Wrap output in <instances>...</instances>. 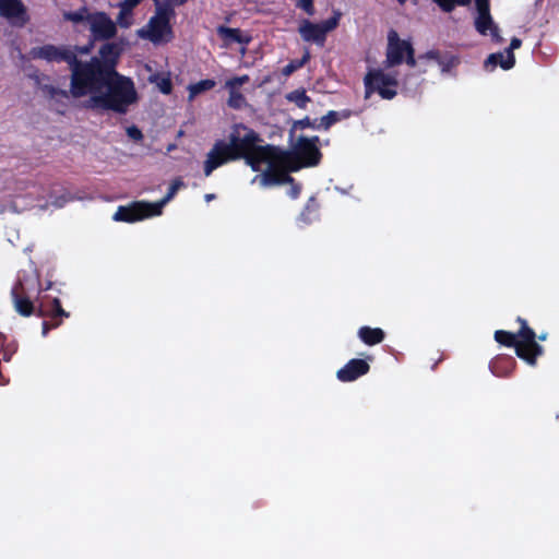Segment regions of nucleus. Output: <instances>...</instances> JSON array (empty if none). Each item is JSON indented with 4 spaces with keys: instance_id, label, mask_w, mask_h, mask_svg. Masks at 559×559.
<instances>
[{
    "instance_id": "f257e3e1",
    "label": "nucleus",
    "mask_w": 559,
    "mask_h": 559,
    "mask_svg": "<svg viewBox=\"0 0 559 559\" xmlns=\"http://www.w3.org/2000/svg\"><path fill=\"white\" fill-rule=\"evenodd\" d=\"M40 280L35 272L22 271L12 287L11 296L15 310L23 317L36 313L44 318L41 334L47 336L49 331L59 328L64 318H69L59 298L41 296Z\"/></svg>"
},
{
    "instance_id": "f03ea898",
    "label": "nucleus",
    "mask_w": 559,
    "mask_h": 559,
    "mask_svg": "<svg viewBox=\"0 0 559 559\" xmlns=\"http://www.w3.org/2000/svg\"><path fill=\"white\" fill-rule=\"evenodd\" d=\"M70 71L69 92L52 85H46L44 87V91L50 98L56 100H59V98L68 99L70 95L74 98H81L87 95L92 97L105 90L111 76V74L99 66L96 57H92L88 61H82L76 58Z\"/></svg>"
},
{
    "instance_id": "7ed1b4c3",
    "label": "nucleus",
    "mask_w": 559,
    "mask_h": 559,
    "mask_svg": "<svg viewBox=\"0 0 559 559\" xmlns=\"http://www.w3.org/2000/svg\"><path fill=\"white\" fill-rule=\"evenodd\" d=\"M260 142H262V139L254 130L243 124L236 126L228 135V142L217 140L206 154L203 163L204 176L210 177L218 167L229 162L242 159Z\"/></svg>"
},
{
    "instance_id": "20e7f679",
    "label": "nucleus",
    "mask_w": 559,
    "mask_h": 559,
    "mask_svg": "<svg viewBox=\"0 0 559 559\" xmlns=\"http://www.w3.org/2000/svg\"><path fill=\"white\" fill-rule=\"evenodd\" d=\"M138 100L133 81L120 73L111 75L105 90L91 97L93 106L118 114H126Z\"/></svg>"
},
{
    "instance_id": "39448f33",
    "label": "nucleus",
    "mask_w": 559,
    "mask_h": 559,
    "mask_svg": "<svg viewBox=\"0 0 559 559\" xmlns=\"http://www.w3.org/2000/svg\"><path fill=\"white\" fill-rule=\"evenodd\" d=\"M175 15L171 7H158L156 14L148 21L147 31H140V36L150 39L153 44L170 41L174 37L170 19Z\"/></svg>"
},
{
    "instance_id": "423d86ee",
    "label": "nucleus",
    "mask_w": 559,
    "mask_h": 559,
    "mask_svg": "<svg viewBox=\"0 0 559 559\" xmlns=\"http://www.w3.org/2000/svg\"><path fill=\"white\" fill-rule=\"evenodd\" d=\"M365 97L368 98L372 93H378L383 99H393L397 95L399 82L395 75L385 73L381 69L368 71L364 79Z\"/></svg>"
},
{
    "instance_id": "0eeeda50",
    "label": "nucleus",
    "mask_w": 559,
    "mask_h": 559,
    "mask_svg": "<svg viewBox=\"0 0 559 559\" xmlns=\"http://www.w3.org/2000/svg\"><path fill=\"white\" fill-rule=\"evenodd\" d=\"M342 13L333 11V15L321 23H313L309 20H302L298 27V33L304 41L314 43L323 47L326 40V34L334 31L341 20Z\"/></svg>"
},
{
    "instance_id": "6e6552de",
    "label": "nucleus",
    "mask_w": 559,
    "mask_h": 559,
    "mask_svg": "<svg viewBox=\"0 0 559 559\" xmlns=\"http://www.w3.org/2000/svg\"><path fill=\"white\" fill-rule=\"evenodd\" d=\"M385 57V63L388 67L400 66L404 61L411 68L416 66L415 50L412 44L407 40L401 39L395 29H390L388 33Z\"/></svg>"
},
{
    "instance_id": "1a4fd4ad",
    "label": "nucleus",
    "mask_w": 559,
    "mask_h": 559,
    "mask_svg": "<svg viewBox=\"0 0 559 559\" xmlns=\"http://www.w3.org/2000/svg\"><path fill=\"white\" fill-rule=\"evenodd\" d=\"M516 322L520 324L518 335L522 338V344L516 348V356L534 367L537 365V358L544 355V347L536 342V333L525 319L518 317Z\"/></svg>"
},
{
    "instance_id": "9d476101",
    "label": "nucleus",
    "mask_w": 559,
    "mask_h": 559,
    "mask_svg": "<svg viewBox=\"0 0 559 559\" xmlns=\"http://www.w3.org/2000/svg\"><path fill=\"white\" fill-rule=\"evenodd\" d=\"M32 59H40L47 62L68 63L69 68L76 61V50L70 46H56L52 44H46L39 47H33L29 50Z\"/></svg>"
},
{
    "instance_id": "9b49d317",
    "label": "nucleus",
    "mask_w": 559,
    "mask_h": 559,
    "mask_svg": "<svg viewBox=\"0 0 559 559\" xmlns=\"http://www.w3.org/2000/svg\"><path fill=\"white\" fill-rule=\"evenodd\" d=\"M158 215L159 211H155L153 203L145 201H133L128 205H120L114 214L112 218L116 222L134 223Z\"/></svg>"
},
{
    "instance_id": "f8f14e48",
    "label": "nucleus",
    "mask_w": 559,
    "mask_h": 559,
    "mask_svg": "<svg viewBox=\"0 0 559 559\" xmlns=\"http://www.w3.org/2000/svg\"><path fill=\"white\" fill-rule=\"evenodd\" d=\"M319 143L320 139L317 135L311 138L300 135L297 139L293 150L299 159L304 162V165H307V167H314L320 164L322 158Z\"/></svg>"
},
{
    "instance_id": "ddd939ff",
    "label": "nucleus",
    "mask_w": 559,
    "mask_h": 559,
    "mask_svg": "<svg viewBox=\"0 0 559 559\" xmlns=\"http://www.w3.org/2000/svg\"><path fill=\"white\" fill-rule=\"evenodd\" d=\"M90 31L95 40H108L116 36V23L105 12L92 13Z\"/></svg>"
},
{
    "instance_id": "4468645a",
    "label": "nucleus",
    "mask_w": 559,
    "mask_h": 559,
    "mask_svg": "<svg viewBox=\"0 0 559 559\" xmlns=\"http://www.w3.org/2000/svg\"><path fill=\"white\" fill-rule=\"evenodd\" d=\"M0 15L17 26H24L29 21L21 0H0Z\"/></svg>"
},
{
    "instance_id": "2eb2a0df",
    "label": "nucleus",
    "mask_w": 559,
    "mask_h": 559,
    "mask_svg": "<svg viewBox=\"0 0 559 559\" xmlns=\"http://www.w3.org/2000/svg\"><path fill=\"white\" fill-rule=\"evenodd\" d=\"M122 52V48L117 43H105L98 50V56H95L99 66L105 69L109 74L116 75L117 66Z\"/></svg>"
},
{
    "instance_id": "dca6fc26",
    "label": "nucleus",
    "mask_w": 559,
    "mask_h": 559,
    "mask_svg": "<svg viewBox=\"0 0 559 559\" xmlns=\"http://www.w3.org/2000/svg\"><path fill=\"white\" fill-rule=\"evenodd\" d=\"M370 370V365L359 358L350 359L344 367L337 370L336 377L341 382H353L358 378L367 374Z\"/></svg>"
},
{
    "instance_id": "f3484780",
    "label": "nucleus",
    "mask_w": 559,
    "mask_h": 559,
    "mask_svg": "<svg viewBox=\"0 0 559 559\" xmlns=\"http://www.w3.org/2000/svg\"><path fill=\"white\" fill-rule=\"evenodd\" d=\"M261 182L263 186L285 185L294 182V178L280 166L278 162L272 159L267 168L261 175Z\"/></svg>"
},
{
    "instance_id": "a211bd4d",
    "label": "nucleus",
    "mask_w": 559,
    "mask_h": 559,
    "mask_svg": "<svg viewBox=\"0 0 559 559\" xmlns=\"http://www.w3.org/2000/svg\"><path fill=\"white\" fill-rule=\"evenodd\" d=\"M276 147L272 145H258L249 154L242 157L246 164L251 167L253 171H259L263 163H270L274 159Z\"/></svg>"
},
{
    "instance_id": "6ab92c4d",
    "label": "nucleus",
    "mask_w": 559,
    "mask_h": 559,
    "mask_svg": "<svg viewBox=\"0 0 559 559\" xmlns=\"http://www.w3.org/2000/svg\"><path fill=\"white\" fill-rule=\"evenodd\" d=\"M218 37L223 40L224 47H229L233 43L241 44L247 46L250 44L252 37L249 34H245L240 28H231L225 25H218L216 27Z\"/></svg>"
},
{
    "instance_id": "aec40b11",
    "label": "nucleus",
    "mask_w": 559,
    "mask_h": 559,
    "mask_svg": "<svg viewBox=\"0 0 559 559\" xmlns=\"http://www.w3.org/2000/svg\"><path fill=\"white\" fill-rule=\"evenodd\" d=\"M274 159L275 162H278L280 166H282L287 174L296 173L301 168H307V165H304V162L299 159L293 148L290 151H280L276 148Z\"/></svg>"
},
{
    "instance_id": "412c9836",
    "label": "nucleus",
    "mask_w": 559,
    "mask_h": 559,
    "mask_svg": "<svg viewBox=\"0 0 559 559\" xmlns=\"http://www.w3.org/2000/svg\"><path fill=\"white\" fill-rule=\"evenodd\" d=\"M516 367V361L511 356H497L493 358L490 364L489 368L490 371L496 376L500 378H507L512 374Z\"/></svg>"
},
{
    "instance_id": "4be33fe9",
    "label": "nucleus",
    "mask_w": 559,
    "mask_h": 559,
    "mask_svg": "<svg viewBox=\"0 0 559 559\" xmlns=\"http://www.w3.org/2000/svg\"><path fill=\"white\" fill-rule=\"evenodd\" d=\"M500 66L503 70H510L515 64V56L513 52L504 56L502 52L490 53L485 60L484 67L488 71H492L497 66Z\"/></svg>"
},
{
    "instance_id": "5701e85b",
    "label": "nucleus",
    "mask_w": 559,
    "mask_h": 559,
    "mask_svg": "<svg viewBox=\"0 0 559 559\" xmlns=\"http://www.w3.org/2000/svg\"><path fill=\"white\" fill-rule=\"evenodd\" d=\"M475 28L481 35H487L488 31H490L492 39L496 41H500L502 38L499 35V29L495 25L491 14H478L475 19Z\"/></svg>"
},
{
    "instance_id": "b1692460",
    "label": "nucleus",
    "mask_w": 559,
    "mask_h": 559,
    "mask_svg": "<svg viewBox=\"0 0 559 559\" xmlns=\"http://www.w3.org/2000/svg\"><path fill=\"white\" fill-rule=\"evenodd\" d=\"M358 337L368 346H373L383 342L385 333L380 328L364 325L358 330Z\"/></svg>"
},
{
    "instance_id": "393cba45",
    "label": "nucleus",
    "mask_w": 559,
    "mask_h": 559,
    "mask_svg": "<svg viewBox=\"0 0 559 559\" xmlns=\"http://www.w3.org/2000/svg\"><path fill=\"white\" fill-rule=\"evenodd\" d=\"M519 335L518 333H512L504 330H497L495 332V341L499 344L507 346V347H514L516 350L518 347L522 344V338L518 340Z\"/></svg>"
},
{
    "instance_id": "a878e982",
    "label": "nucleus",
    "mask_w": 559,
    "mask_h": 559,
    "mask_svg": "<svg viewBox=\"0 0 559 559\" xmlns=\"http://www.w3.org/2000/svg\"><path fill=\"white\" fill-rule=\"evenodd\" d=\"M182 186H183V182L181 179H179V178L175 179L170 183L166 195L160 201L153 203L155 211H159V215L163 212V207L176 195V193Z\"/></svg>"
},
{
    "instance_id": "bb28decb",
    "label": "nucleus",
    "mask_w": 559,
    "mask_h": 559,
    "mask_svg": "<svg viewBox=\"0 0 559 559\" xmlns=\"http://www.w3.org/2000/svg\"><path fill=\"white\" fill-rule=\"evenodd\" d=\"M286 99L294 103L300 109H306L308 104L311 102L305 88H298L289 92L286 95Z\"/></svg>"
},
{
    "instance_id": "cd10ccee",
    "label": "nucleus",
    "mask_w": 559,
    "mask_h": 559,
    "mask_svg": "<svg viewBox=\"0 0 559 559\" xmlns=\"http://www.w3.org/2000/svg\"><path fill=\"white\" fill-rule=\"evenodd\" d=\"M215 85H216V82L212 79H205V80H201L197 83L190 84L189 85V96H190V98H193L203 92L214 88Z\"/></svg>"
},
{
    "instance_id": "c85d7f7f",
    "label": "nucleus",
    "mask_w": 559,
    "mask_h": 559,
    "mask_svg": "<svg viewBox=\"0 0 559 559\" xmlns=\"http://www.w3.org/2000/svg\"><path fill=\"white\" fill-rule=\"evenodd\" d=\"M91 16L92 13L88 12L86 7H82L76 11H71L64 14L66 20L74 23L87 22L90 24Z\"/></svg>"
},
{
    "instance_id": "c756f323",
    "label": "nucleus",
    "mask_w": 559,
    "mask_h": 559,
    "mask_svg": "<svg viewBox=\"0 0 559 559\" xmlns=\"http://www.w3.org/2000/svg\"><path fill=\"white\" fill-rule=\"evenodd\" d=\"M310 59V52L306 50L301 59L292 60L284 68L282 73L286 76L293 74L298 69L302 68Z\"/></svg>"
},
{
    "instance_id": "7c9ffc66",
    "label": "nucleus",
    "mask_w": 559,
    "mask_h": 559,
    "mask_svg": "<svg viewBox=\"0 0 559 559\" xmlns=\"http://www.w3.org/2000/svg\"><path fill=\"white\" fill-rule=\"evenodd\" d=\"M437 3L443 12H452L456 5L465 7L471 3L472 0H432Z\"/></svg>"
},
{
    "instance_id": "2f4dec72",
    "label": "nucleus",
    "mask_w": 559,
    "mask_h": 559,
    "mask_svg": "<svg viewBox=\"0 0 559 559\" xmlns=\"http://www.w3.org/2000/svg\"><path fill=\"white\" fill-rule=\"evenodd\" d=\"M247 104L246 97L239 91H229L227 105L233 109H241Z\"/></svg>"
},
{
    "instance_id": "473e14b6",
    "label": "nucleus",
    "mask_w": 559,
    "mask_h": 559,
    "mask_svg": "<svg viewBox=\"0 0 559 559\" xmlns=\"http://www.w3.org/2000/svg\"><path fill=\"white\" fill-rule=\"evenodd\" d=\"M437 63L441 67L442 72H449L452 68L459 64L457 57L453 55H440V59L437 60Z\"/></svg>"
},
{
    "instance_id": "72a5a7b5",
    "label": "nucleus",
    "mask_w": 559,
    "mask_h": 559,
    "mask_svg": "<svg viewBox=\"0 0 559 559\" xmlns=\"http://www.w3.org/2000/svg\"><path fill=\"white\" fill-rule=\"evenodd\" d=\"M338 122L337 111L330 110L320 119V126L323 130H329L334 123Z\"/></svg>"
},
{
    "instance_id": "f704fd0d",
    "label": "nucleus",
    "mask_w": 559,
    "mask_h": 559,
    "mask_svg": "<svg viewBox=\"0 0 559 559\" xmlns=\"http://www.w3.org/2000/svg\"><path fill=\"white\" fill-rule=\"evenodd\" d=\"M294 127L298 128V129H301V130L302 129H307V128L313 129V130H320L321 129V126L318 122V120L317 119L311 120L309 117H305V118H302L300 120L295 121Z\"/></svg>"
},
{
    "instance_id": "c9c22d12",
    "label": "nucleus",
    "mask_w": 559,
    "mask_h": 559,
    "mask_svg": "<svg viewBox=\"0 0 559 559\" xmlns=\"http://www.w3.org/2000/svg\"><path fill=\"white\" fill-rule=\"evenodd\" d=\"M249 81L247 74L241 76H235L226 82V86L229 91H238V87L246 84Z\"/></svg>"
},
{
    "instance_id": "e433bc0d",
    "label": "nucleus",
    "mask_w": 559,
    "mask_h": 559,
    "mask_svg": "<svg viewBox=\"0 0 559 559\" xmlns=\"http://www.w3.org/2000/svg\"><path fill=\"white\" fill-rule=\"evenodd\" d=\"M142 0H123L120 3V8H122V15H132V10L140 4Z\"/></svg>"
},
{
    "instance_id": "4c0bfd02",
    "label": "nucleus",
    "mask_w": 559,
    "mask_h": 559,
    "mask_svg": "<svg viewBox=\"0 0 559 559\" xmlns=\"http://www.w3.org/2000/svg\"><path fill=\"white\" fill-rule=\"evenodd\" d=\"M314 0H298L297 7L305 11L308 15L312 16L316 13Z\"/></svg>"
},
{
    "instance_id": "58836bf2",
    "label": "nucleus",
    "mask_w": 559,
    "mask_h": 559,
    "mask_svg": "<svg viewBox=\"0 0 559 559\" xmlns=\"http://www.w3.org/2000/svg\"><path fill=\"white\" fill-rule=\"evenodd\" d=\"M157 85L159 91L165 95H168L173 92V83L169 78H163Z\"/></svg>"
},
{
    "instance_id": "ea45409f",
    "label": "nucleus",
    "mask_w": 559,
    "mask_h": 559,
    "mask_svg": "<svg viewBox=\"0 0 559 559\" xmlns=\"http://www.w3.org/2000/svg\"><path fill=\"white\" fill-rule=\"evenodd\" d=\"M318 209L319 204L317 202V199L314 197H311L305 206L302 215L317 213Z\"/></svg>"
},
{
    "instance_id": "a19ab883",
    "label": "nucleus",
    "mask_w": 559,
    "mask_h": 559,
    "mask_svg": "<svg viewBox=\"0 0 559 559\" xmlns=\"http://www.w3.org/2000/svg\"><path fill=\"white\" fill-rule=\"evenodd\" d=\"M476 9L478 14H488L490 13V3L489 0H475Z\"/></svg>"
},
{
    "instance_id": "79ce46f5",
    "label": "nucleus",
    "mask_w": 559,
    "mask_h": 559,
    "mask_svg": "<svg viewBox=\"0 0 559 559\" xmlns=\"http://www.w3.org/2000/svg\"><path fill=\"white\" fill-rule=\"evenodd\" d=\"M127 134L134 141H141L143 139V133L136 126L127 128Z\"/></svg>"
},
{
    "instance_id": "37998d69",
    "label": "nucleus",
    "mask_w": 559,
    "mask_h": 559,
    "mask_svg": "<svg viewBox=\"0 0 559 559\" xmlns=\"http://www.w3.org/2000/svg\"><path fill=\"white\" fill-rule=\"evenodd\" d=\"M117 23L121 27H129L131 25V15H122V8H120V12L117 16Z\"/></svg>"
},
{
    "instance_id": "c03bdc74",
    "label": "nucleus",
    "mask_w": 559,
    "mask_h": 559,
    "mask_svg": "<svg viewBox=\"0 0 559 559\" xmlns=\"http://www.w3.org/2000/svg\"><path fill=\"white\" fill-rule=\"evenodd\" d=\"M290 185V188L288 190V195L293 199H297L301 192V186L299 183L288 182Z\"/></svg>"
},
{
    "instance_id": "a18cd8bd",
    "label": "nucleus",
    "mask_w": 559,
    "mask_h": 559,
    "mask_svg": "<svg viewBox=\"0 0 559 559\" xmlns=\"http://www.w3.org/2000/svg\"><path fill=\"white\" fill-rule=\"evenodd\" d=\"M440 55L441 53L438 50H429L425 55L419 56V59L427 58L437 62V60L440 59Z\"/></svg>"
},
{
    "instance_id": "49530a36",
    "label": "nucleus",
    "mask_w": 559,
    "mask_h": 559,
    "mask_svg": "<svg viewBox=\"0 0 559 559\" xmlns=\"http://www.w3.org/2000/svg\"><path fill=\"white\" fill-rule=\"evenodd\" d=\"M522 45V40L518 37H513L510 41V46L507 49V53L513 52L514 49H519Z\"/></svg>"
},
{
    "instance_id": "de8ad7c7",
    "label": "nucleus",
    "mask_w": 559,
    "mask_h": 559,
    "mask_svg": "<svg viewBox=\"0 0 559 559\" xmlns=\"http://www.w3.org/2000/svg\"><path fill=\"white\" fill-rule=\"evenodd\" d=\"M353 114L354 112L350 109H343L337 111L338 121L350 118Z\"/></svg>"
},
{
    "instance_id": "09e8293b",
    "label": "nucleus",
    "mask_w": 559,
    "mask_h": 559,
    "mask_svg": "<svg viewBox=\"0 0 559 559\" xmlns=\"http://www.w3.org/2000/svg\"><path fill=\"white\" fill-rule=\"evenodd\" d=\"M169 2H170L173 5L180 7V5H183L186 2H188V0H169Z\"/></svg>"
},
{
    "instance_id": "8fccbe9b",
    "label": "nucleus",
    "mask_w": 559,
    "mask_h": 559,
    "mask_svg": "<svg viewBox=\"0 0 559 559\" xmlns=\"http://www.w3.org/2000/svg\"><path fill=\"white\" fill-rule=\"evenodd\" d=\"M215 198H216V195L214 193H206L204 195V199L206 202H210V201L214 200Z\"/></svg>"
},
{
    "instance_id": "3c124183",
    "label": "nucleus",
    "mask_w": 559,
    "mask_h": 559,
    "mask_svg": "<svg viewBox=\"0 0 559 559\" xmlns=\"http://www.w3.org/2000/svg\"><path fill=\"white\" fill-rule=\"evenodd\" d=\"M401 4H404L407 0H397Z\"/></svg>"
},
{
    "instance_id": "603ef678",
    "label": "nucleus",
    "mask_w": 559,
    "mask_h": 559,
    "mask_svg": "<svg viewBox=\"0 0 559 559\" xmlns=\"http://www.w3.org/2000/svg\"><path fill=\"white\" fill-rule=\"evenodd\" d=\"M545 338H546V336H545V335H540V336H539V340H542V341H544Z\"/></svg>"
}]
</instances>
